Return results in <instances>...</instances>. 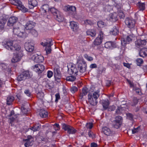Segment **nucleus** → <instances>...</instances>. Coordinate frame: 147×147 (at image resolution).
Returning a JSON list of instances; mask_svg holds the SVG:
<instances>
[{
    "label": "nucleus",
    "mask_w": 147,
    "mask_h": 147,
    "mask_svg": "<svg viewBox=\"0 0 147 147\" xmlns=\"http://www.w3.org/2000/svg\"><path fill=\"white\" fill-rule=\"evenodd\" d=\"M86 127L87 128L89 129H92L93 127L92 123H87L86 125Z\"/></svg>",
    "instance_id": "56"
},
{
    "label": "nucleus",
    "mask_w": 147,
    "mask_h": 147,
    "mask_svg": "<svg viewBox=\"0 0 147 147\" xmlns=\"http://www.w3.org/2000/svg\"><path fill=\"white\" fill-rule=\"evenodd\" d=\"M84 57L89 61H92L93 60V58L92 57L88 56L87 54L85 55Z\"/></svg>",
    "instance_id": "54"
},
{
    "label": "nucleus",
    "mask_w": 147,
    "mask_h": 147,
    "mask_svg": "<svg viewBox=\"0 0 147 147\" xmlns=\"http://www.w3.org/2000/svg\"><path fill=\"white\" fill-rule=\"evenodd\" d=\"M102 131L103 133L107 136H110L112 133L113 131L109 128L104 127L102 128Z\"/></svg>",
    "instance_id": "25"
},
{
    "label": "nucleus",
    "mask_w": 147,
    "mask_h": 147,
    "mask_svg": "<svg viewBox=\"0 0 147 147\" xmlns=\"http://www.w3.org/2000/svg\"><path fill=\"white\" fill-rule=\"evenodd\" d=\"M49 10V7L47 4H45L40 7V11L43 13H46Z\"/></svg>",
    "instance_id": "26"
},
{
    "label": "nucleus",
    "mask_w": 147,
    "mask_h": 147,
    "mask_svg": "<svg viewBox=\"0 0 147 147\" xmlns=\"http://www.w3.org/2000/svg\"><path fill=\"white\" fill-rule=\"evenodd\" d=\"M77 65L80 71L82 73L84 72L86 69V64L84 61H79L77 63Z\"/></svg>",
    "instance_id": "13"
},
{
    "label": "nucleus",
    "mask_w": 147,
    "mask_h": 147,
    "mask_svg": "<svg viewBox=\"0 0 147 147\" xmlns=\"http://www.w3.org/2000/svg\"><path fill=\"white\" fill-rule=\"evenodd\" d=\"M21 59V57L18 54L14 53L11 61L12 63H16L19 61Z\"/></svg>",
    "instance_id": "23"
},
{
    "label": "nucleus",
    "mask_w": 147,
    "mask_h": 147,
    "mask_svg": "<svg viewBox=\"0 0 147 147\" xmlns=\"http://www.w3.org/2000/svg\"><path fill=\"white\" fill-rule=\"evenodd\" d=\"M134 90H135L136 93L139 95H142V93L141 91V90L139 88L137 87H135L134 88H133Z\"/></svg>",
    "instance_id": "42"
},
{
    "label": "nucleus",
    "mask_w": 147,
    "mask_h": 147,
    "mask_svg": "<svg viewBox=\"0 0 147 147\" xmlns=\"http://www.w3.org/2000/svg\"><path fill=\"white\" fill-rule=\"evenodd\" d=\"M54 126H56L57 128H56L55 127V130H59L60 129V127L59 124L57 123H55L53 125Z\"/></svg>",
    "instance_id": "57"
},
{
    "label": "nucleus",
    "mask_w": 147,
    "mask_h": 147,
    "mask_svg": "<svg viewBox=\"0 0 147 147\" xmlns=\"http://www.w3.org/2000/svg\"><path fill=\"white\" fill-rule=\"evenodd\" d=\"M132 36L130 35L127 36L126 38H123L121 39V44L123 47H125L126 45L128 44L132 41Z\"/></svg>",
    "instance_id": "15"
},
{
    "label": "nucleus",
    "mask_w": 147,
    "mask_h": 147,
    "mask_svg": "<svg viewBox=\"0 0 147 147\" xmlns=\"http://www.w3.org/2000/svg\"><path fill=\"white\" fill-rule=\"evenodd\" d=\"M121 109V108L120 107H118L117 108L116 110V113L117 114H120L121 113L120 111V109Z\"/></svg>",
    "instance_id": "59"
},
{
    "label": "nucleus",
    "mask_w": 147,
    "mask_h": 147,
    "mask_svg": "<svg viewBox=\"0 0 147 147\" xmlns=\"http://www.w3.org/2000/svg\"><path fill=\"white\" fill-rule=\"evenodd\" d=\"M117 15L115 12L110 13L108 16L107 19L110 21L115 22L117 20Z\"/></svg>",
    "instance_id": "18"
},
{
    "label": "nucleus",
    "mask_w": 147,
    "mask_h": 147,
    "mask_svg": "<svg viewBox=\"0 0 147 147\" xmlns=\"http://www.w3.org/2000/svg\"><path fill=\"white\" fill-rule=\"evenodd\" d=\"M50 10L54 16H56V20L59 22L63 21V18L58 10L54 7H53L50 8Z\"/></svg>",
    "instance_id": "6"
},
{
    "label": "nucleus",
    "mask_w": 147,
    "mask_h": 147,
    "mask_svg": "<svg viewBox=\"0 0 147 147\" xmlns=\"http://www.w3.org/2000/svg\"><path fill=\"white\" fill-rule=\"evenodd\" d=\"M43 96V94L41 92H38L37 94V97L40 99L42 98Z\"/></svg>",
    "instance_id": "63"
},
{
    "label": "nucleus",
    "mask_w": 147,
    "mask_h": 147,
    "mask_svg": "<svg viewBox=\"0 0 147 147\" xmlns=\"http://www.w3.org/2000/svg\"><path fill=\"white\" fill-rule=\"evenodd\" d=\"M127 116L129 120L131 121L133 120L134 116L132 114L128 113L127 114Z\"/></svg>",
    "instance_id": "52"
},
{
    "label": "nucleus",
    "mask_w": 147,
    "mask_h": 147,
    "mask_svg": "<svg viewBox=\"0 0 147 147\" xmlns=\"http://www.w3.org/2000/svg\"><path fill=\"white\" fill-rule=\"evenodd\" d=\"M68 72L70 75H73L77 76L78 75V70L75 65L72 63L70 64L68 66Z\"/></svg>",
    "instance_id": "8"
},
{
    "label": "nucleus",
    "mask_w": 147,
    "mask_h": 147,
    "mask_svg": "<svg viewBox=\"0 0 147 147\" xmlns=\"http://www.w3.org/2000/svg\"><path fill=\"white\" fill-rule=\"evenodd\" d=\"M14 100V98L13 96H8L7 99V104L9 105H11Z\"/></svg>",
    "instance_id": "35"
},
{
    "label": "nucleus",
    "mask_w": 147,
    "mask_h": 147,
    "mask_svg": "<svg viewBox=\"0 0 147 147\" xmlns=\"http://www.w3.org/2000/svg\"><path fill=\"white\" fill-rule=\"evenodd\" d=\"M23 76H24L25 78L26 79H27L31 77V76L28 70H26L22 73Z\"/></svg>",
    "instance_id": "36"
},
{
    "label": "nucleus",
    "mask_w": 147,
    "mask_h": 147,
    "mask_svg": "<svg viewBox=\"0 0 147 147\" xmlns=\"http://www.w3.org/2000/svg\"><path fill=\"white\" fill-rule=\"evenodd\" d=\"M62 129L65 131H67L69 134H74L76 133L77 130L74 127L69 125L65 123L62 124Z\"/></svg>",
    "instance_id": "4"
},
{
    "label": "nucleus",
    "mask_w": 147,
    "mask_h": 147,
    "mask_svg": "<svg viewBox=\"0 0 147 147\" xmlns=\"http://www.w3.org/2000/svg\"><path fill=\"white\" fill-rule=\"evenodd\" d=\"M146 43V40L140 39L137 40L135 42L136 46L137 48H140L145 45Z\"/></svg>",
    "instance_id": "17"
},
{
    "label": "nucleus",
    "mask_w": 147,
    "mask_h": 147,
    "mask_svg": "<svg viewBox=\"0 0 147 147\" xmlns=\"http://www.w3.org/2000/svg\"><path fill=\"white\" fill-rule=\"evenodd\" d=\"M18 18L14 16L10 17L7 22V25L9 27L13 26L14 24L16 22Z\"/></svg>",
    "instance_id": "19"
},
{
    "label": "nucleus",
    "mask_w": 147,
    "mask_h": 147,
    "mask_svg": "<svg viewBox=\"0 0 147 147\" xmlns=\"http://www.w3.org/2000/svg\"><path fill=\"white\" fill-rule=\"evenodd\" d=\"M70 27L73 31L76 30L78 28L77 23L74 21H72L70 22Z\"/></svg>",
    "instance_id": "24"
},
{
    "label": "nucleus",
    "mask_w": 147,
    "mask_h": 147,
    "mask_svg": "<svg viewBox=\"0 0 147 147\" xmlns=\"http://www.w3.org/2000/svg\"><path fill=\"white\" fill-rule=\"evenodd\" d=\"M104 36V33L102 31H100L98 36L95 39L93 42V44L95 46H98L102 43Z\"/></svg>",
    "instance_id": "10"
},
{
    "label": "nucleus",
    "mask_w": 147,
    "mask_h": 147,
    "mask_svg": "<svg viewBox=\"0 0 147 147\" xmlns=\"http://www.w3.org/2000/svg\"><path fill=\"white\" fill-rule=\"evenodd\" d=\"M26 142L24 144V146L26 147H28L29 146H31L33 144V143L31 144V142L29 141H25Z\"/></svg>",
    "instance_id": "55"
},
{
    "label": "nucleus",
    "mask_w": 147,
    "mask_h": 147,
    "mask_svg": "<svg viewBox=\"0 0 147 147\" xmlns=\"http://www.w3.org/2000/svg\"><path fill=\"white\" fill-rule=\"evenodd\" d=\"M53 72L50 70H49L47 71V77L49 78H51L53 76Z\"/></svg>",
    "instance_id": "53"
},
{
    "label": "nucleus",
    "mask_w": 147,
    "mask_h": 147,
    "mask_svg": "<svg viewBox=\"0 0 147 147\" xmlns=\"http://www.w3.org/2000/svg\"><path fill=\"white\" fill-rule=\"evenodd\" d=\"M106 68L102 66H99L98 67L97 70V72L98 74H102L103 71H105L106 70Z\"/></svg>",
    "instance_id": "38"
},
{
    "label": "nucleus",
    "mask_w": 147,
    "mask_h": 147,
    "mask_svg": "<svg viewBox=\"0 0 147 147\" xmlns=\"http://www.w3.org/2000/svg\"><path fill=\"white\" fill-rule=\"evenodd\" d=\"M25 48L26 50L29 52H31L34 50V46L31 45L30 43H26L25 45Z\"/></svg>",
    "instance_id": "21"
},
{
    "label": "nucleus",
    "mask_w": 147,
    "mask_h": 147,
    "mask_svg": "<svg viewBox=\"0 0 147 147\" xmlns=\"http://www.w3.org/2000/svg\"><path fill=\"white\" fill-rule=\"evenodd\" d=\"M28 6L30 9H32L37 5V2L36 0H28Z\"/></svg>",
    "instance_id": "22"
},
{
    "label": "nucleus",
    "mask_w": 147,
    "mask_h": 147,
    "mask_svg": "<svg viewBox=\"0 0 147 147\" xmlns=\"http://www.w3.org/2000/svg\"><path fill=\"white\" fill-rule=\"evenodd\" d=\"M40 142H39V143H42L44 144L46 143V139L45 138H40Z\"/></svg>",
    "instance_id": "62"
},
{
    "label": "nucleus",
    "mask_w": 147,
    "mask_h": 147,
    "mask_svg": "<svg viewBox=\"0 0 147 147\" xmlns=\"http://www.w3.org/2000/svg\"><path fill=\"white\" fill-rule=\"evenodd\" d=\"M44 60V57L41 55H37L34 57V61L38 63H42Z\"/></svg>",
    "instance_id": "31"
},
{
    "label": "nucleus",
    "mask_w": 147,
    "mask_h": 147,
    "mask_svg": "<svg viewBox=\"0 0 147 147\" xmlns=\"http://www.w3.org/2000/svg\"><path fill=\"white\" fill-rule=\"evenodd\" d=\"M12 4L16 5L18 9L22 11V12L25 13L28 11V9L26 8L20 0H10Z\"/></svg>",
    "instance_id": "5"
},
{
    "label": "nucleus",
    "mask_w": 147,
    "mask_h": 147,
    "mask_svg": "<svg viewBox=\"0 0 147 147\" xmlns=\"http://www.w3.org/2000/svg\"><path fill=\"white\" fill-rule=\"evenodd\" d=\"M41 125L39 124L34 125L30 128V129L34 131H38L40 129Z\"/></svg>",
    "instance_id": "37"
},
{
    "label": "nucleus",
    "mask_w": 147,
    "mask_h": 147,
    "mask_svg": "<svg viewBox=\"0 0 147 147\" xmlns=\"http://www.w3.org/2000/svg\"><path fill=\"white\" fill-rule=\"evenodd\" d=\"M90 67L91 68L93 69L97 68V66L96 63H92L90 65Z\"/></svg>",
    "instance_id": "64"
},
{
    "label": "nucleus",
    "mask_w": 147,
    "mask_h": 147,
    "mask_svg": "<svg viewBox=\"0 0 147 147\" xmlns=\"http://www.w3.org/2000/svg\"><path fill=\"white\" fill-rule=\"evenodd\" d=\"M122 118L120 116H116L112 122V126L115 128L118 129L121 127L122 122Z\"/></svg>",
    "instance_id": "7"
},
{
    "label": "nucleus",
    "mask_w": 147,
    "mask_h": 147,
    "mask_svg": "<svg viewBox=\"0 0 147 147\" xmlns=\"http://www.w3.org/2000/svg\"><path fill=\"white\" fill-rule=\"evenodd\" d=\"M119 33L118 28L115 26H113L110 31V33L111 34L116 36Z\"/></svg>",
    "instance_id": "29"
},
{
    "label": "nucleus",
    "mask_w": 147,
    "mask_h": 147,
    "mask_svg": "<svg viewBox=\"0 0 147 147\" xmlns=\"http://www.w3.org/2000/svg\"><path fill=\"white\" fill-rule=\"evenodd\" d=\"M102 104L103 108L105 110H106L109 107V102L107 99L105 100H102Z\"/></svg>",
    "instance_id": "34"
},
{
    "label": "nucleus",
    "mask_w": 147,
    "mask_h": 147,
    "mask_svg": "<svg viewBox=\"0 0 147 147\" xmlns=\"http://www.w3.org/2000/svg\"><path fill=\"white\" fill-rule=\"evenodd\" d=\"M3 45L7 49L12 51H18L20 49L21 47L17 44L13 45V41H8L3 43Z\"/></svg>",
    "instance_id": "3"
},
{
    "label": "nucleus",
    "mask_w": 147,
    "mask_h": 147,
    "mask_svg": "<svg viewBox=\"0 0 147 147\" xmlns=\"http://www.w3.org/2000/svg\"><path fill=\"white\" fill-rule=\"evenodd\" d=\"M97 25L99 27L102 28L104 27L105 23L101 21H100L97 22Z\"/></svg>",
    "instance_id": "48"
},
{
    "label": "nucleus",
    "mask_w": 147,
    "mask_h": 147,
    "mask_svg": "<svg viewBox=\"0 0 147 147\" xmlns=\"http://www.w3.org/2000/svg\"><path fill=\"white\" fill-rule=\"evenodd\" d=\"M24 93L28 96H31V93L29 90H25L24 91Z\"/></svg>",
    "instance_id": "60"
},
{
    "label": "nucleus",
    "mask_w": 147,
    "mask_h": 147,
    "mask_svg": "<svg viewBox=\"0 0 147 147\" xmlns=\"http://www.w3.org/2000/svg\"><path fill=\"white\" fill-rule=\"evenodd\" d=\"M140 55L142 57H144L147 56V48H143L141 49L139 52Z\"/></svg>",
    "instance_id": "30"
},
{
    "label": "nucleus",
    "mask_w": 147,
    "mask_h": 147,
    "mask_svg": "<svg viewBox=\"0 0 147 147\" xmlns=\"http://www.w3.org/2000/svg\"><path fill=\"white\" fill-rule=\"evenodd\" d=\"M100 96L99 89L94 91L92 93H89L88 95V101L89 103L92 106L96 105L98 102V99Z\"/></svg>",
    "instance_id": "1"
},
{
    "label": "nucleus",
    "mask_w": 147,
    "mask_h": 147,
    "mask_svg": "<svg viewBox=\"0 0 147 147\" xmlns=\"http://www.w3.org/2000/svg\"><path fill=\"white\" fill-rule=\"evenodd\" d=\"M52 40L51 39H49L46 42L44 43L42 42L41 43V45L44 47H45V50L47 54H48L51 53V46L53 45L51 43Z\"/></svg>",
    "instance_id": "9"
},
{
    "label": "nucleus",
    "mask_w": 147,
    "mask_h": 147,
    "mask_svg": "<svg viewBox=\"0 0 147 147\" xmlns=\"http://www.w3.org/2000/svg\"><path fill=\"white\" fill-rule=\"evenodd\" d=\"M48 113L46 111L43 109H41L40 110L39 115L42 118H46L48 117Z\"/></svg>",
    "instance_id": "32"
},
{
    "label": "nucleus",
    "mask_w": 147,
    "mask_h": 147,
    "mask_svg": "<svg viewBox=\"0 0 147 147\" xmlns=\"http://www.w3.org/2000/svg\"><path fill=\"white\" fill-rule=\"evenodd\" d=\"M30 33L34 37H36L38 35V33L37 31L34 29L30 30Z\"/></svg>",
    "instance_id": "49"
},
{
    "label": "nucleus",
    "mask_w": 147,
    "mask_h": 147,
    "mask_svg": "<svg viewBox=\"0 0 147 147\" xmlns=\"http://www.w3.org/2000/svg\"><path fill=\"white\" fill-rule=\"evenodd\" d=\"M84 23L86 25H92L93 24V21L89 20H86L84 21Z\"/></svg>",
    "instance_id": "47"
},
{
    "label": "nucleus",
    "mask_w": 147,
    "mask_h": 147,
    "mask_svg": "<svg viewBox=\"0 0 147 147\" xmlns=\"http://www.w3.org/2000/svg\"><path fill=\"white\" fill-rule=\"evenodd\" d=\"M78 90V88L76 86H73L70 88V90L72 93H74L77 91Z\"/></svg>",
    "instance_id": "51"
},
{
    "label": "nucleus",
    "mask_w": 147,
    "mask_h": 147,
    "mask_svg": "<svg viewBox=\"0 0 147 147\" xmlns=\"http://www.w3.org/2000/svg\"><path fill=\"white\" fill-rule=\"evenodd\" d=\"M88 91V89L86 87L83 88L82 89V92L80 93L79 98L80 99H82L83 96L87 95Z\"/></svg>",
    "instance_id": "27"
},
{
    "label": "nucleus",
    "mask_w": 147,
    "mask_h": 147,
    "mask_svg": "<svg viewBox=\"0 0 147 147\" xmlns=\"http://www.w3.org/2000/svg\"><path fill=\"white\" fill-rule=\"evenodd\" d=\"M88 133L89 136L90 138H91L92 139L95 138V135L93 132L91 131L90 130H88Z\"/></svg>",
    "instance_id": "46"
},
{
    "label": "nucleus",
    "mask_w": 147,
    "mask_h": 147,
    "mask_svg": "<svg viewBox=\"0 0 147 147\" xmlns=\"http://www.w3.org/2000/svg\"><path fill=\"white\" fill-rule=\"evenodd\" d=\"M45 67L43 65L38 64L35 65L34 70L38 74L42 73L45 69Z\"/></svg>",
    "instance_id": "16"
},
{
    "label": "nucleus",
    "mask_w": 147,
    "mask_h": 147,
    "mask_svg": "<svg viewBox=\"0 0 147 147\" xmlns=\"http://www.w3.org/2000/svg\"><path fill=\"white\" fill-rule=\"evenodd\" d=\"M114 43L110 41L107 42L104 44L105 47L107 48H110L112 47H113Z\"/></svg>",
    "instance_id": "39"
},
{
    "label": "nucleus",
    "mask_w": 147,
    "mask_h": 147,
    "mask_svg": "<svg viewBox=\"0 0 147 147\" xmlns=\"http://www.w3.org/2000/svg\"><path fill=\"white\" fill-rule=\"evenodd\" d=\"M76 76H71L66 77V80L67 81L73 82L76 80Z\"/></svg>",
    "instance_id": "40"
},
{
    "label": "nucleus",
    "mask_w": 147,
    "mask_h": 147,
    "mask_svg": "<svg viewBox=\"0 0 147 147\" xmlns=\"http://www.w3.org/2000/svg\"><path fill=\"white\" fill-rule=\"evenodd\" d=\"M108 110L109 111H113L115 109V107L114 105L110 106L109 107H108Z\"/></svg>",
    "instance_id": "58"
},
{
    "label": "nucleus",
    "mask_w": 147,
    "mask_h": 147,
    "mask_svg": "<svg viewBox=\"0 0 147 147\" xmlns=\"http://www.w3.org/2000/svg\"><path fill=\"white\" fill-rule=\"evenodd\" d=\"M145 4L144 3L140 2L139 3L138 6L139 10L143 11L145 9Z\"/></svg>",
    "instance_id": "41"
},
{
    "label": "nucleus",
    "mask_w": 147,
    "mask_h": 147,
    "mask_svg": "<svg viewBox=\"0 0 147 147\" xmlns=\"http://www.w3.org/2000/svg\"><path fill=\"white\" fill-rule=\"evenodd\" d=\"M7 21L6 19L4 17H2L0 20V30H2L4 29Z\"/></svg>",
    "instance_id": "28"
},
{
    "label": "nucleus",
    "mask_w": 147,
    "mask_h": 147,
    "mask_svg": "<svg viewBox=\"0 0 147 147\" xmlns=\"http://www.w3.org/2000/svg\"><path fill=\"white\" fill-rule=\"evenodd\" d=\"M87 35L92 37L95 36L96 34V31L94 30L89 29L87 30L86 32Z\"/></svg>",
    "instance_id": "33"
},
{
    "label": "nucleus",
    "mask_w": 147,
    "mask_h": 147,
    "mask_svg": "<svg viewBox=\"0 0 147 147\" xmlns=\"http://www.w3.org/2000/svg\"><path fill=\"white\" fill-rule=\"evenodd\" d=\"M54 76L55 81L58 82L61 81L60 79L61 77L59 68L58 67H54L53 69Z\"/></svg>",
    "instance_id": "11"
},
{
    "label": "nucleus",
    "mask_w": 147,
    "mask_h": 147,
    "mask_svg": "<svg viewBox=\"0 0 147 147\" xmlns=\"http://www.w3.org/2000/svg\"><path fill=\"white\" fill-rule=\"evenodd\" d=\"M25 79H26L22 73L20 75L18 76L17 78V80L18 81H21Z\"/></svg>",
    "instance_id": "44"
},
{
    "label": "nucleus",
    "mask_w": 147,
    "mask_h": 147,
    "mask_svg": "<svg viewBox=\"0 0 147 147\" xmlns=\"http://www.w3.org/2000/svg\"><path fill=\"white\" fill-rule=\"evenodd\" d=\"M136 62L137 65L138 66H141V65L143 63V61L142 59L141 58H137L136 59Z\"/></svg>",
    "instance_id": "45"
},
{
    "label": "nucleus",
    "mask_w": 147,
    "mask_h": 147,
    "mask_svg": "<svg viewBox=\"0 0 147 147\" xmlns=\"http://www.w3.org/2000/svg\"><path fill=\"white\" fill-rule=\"evenodd\" d=\"M125 22L127 27L131 29L134 28L136 22L135 20L128 18L125 19Z\"/></svg>",
    "instance_id": "14"
},
{
    "label": "nucleus",
    "mask_w": 147,
    "mask_h": 147,
    "mask_svg": "<svg viewBox=\"0 0 147 147\" xmlns=\"http://www.w3.org/2000/svg\"><path fill=\"white\" fill-rule=\"evenodd\" d=\"M21 27L20 23L16 24L13 27V33L19 37L25 38L27 36V34L24 30L21 28Z\"/></svg>",
    "instance_id": "2"
},
{
    "label": "nucleus",
    "mask_w": 147,
    "mask_h": 147,
    "mask_svg": "<svg viewBox=\"0 0 147 147\" xmlns=\"http://www.w3.org/2000/svg\"><path fill=\"white\" fill-rule=\"evenodd\" d=\"M63 9L65 11H70V15L73 16H76V8L75 7L67 5L63 7Z\"/></svg>",
    "instance_id": "12"
},
{
    "label": "nucleus",
    "mask_w": 147,
    "mask_h": 147,
    "mask_svg": "<svg viewBox=\"0 0 147 147\" xmlns=\"http://www.w3.org/2000/svg\"><path fill=\"white\" fill-rule=\"evenodd\" d=\"M138 99L137 97H134L133 98L131 105L132 106H135L138 104Z\"/></svg>",
    "instance_id": "43"
},
{
    "label": "nucleus",
    "mask_w": 147,
    "mask_h": 147,
    "mask_svg": "<svg viewBox=\"0 0 147 147\" xmlns=\"http://www.w3.org/2000/svg\"><path fill=\"white\" fill-rule=\"evenodd\" d=\"M55 102L58 101V100L60 99V96L59 93H57L55 95Z\"/></svg>",
    "instance_id": "61"
},
{
    "label": "nucleus",
    "mask_w": 147,
    "mask_h": 147,
    "mask_svg": "<svg viewBox=\"0 0 147 147\" xmlns=\"http://www.w3.org/2000/svg\"><path fill=\"white\" fill-rule=\"evenodd\" d=\"M21 110L22 111L21 114L22 115H26L28 113L27 110L24 107L21 108Z\"/></svg>",
    "instance_id": "50"
},
{
    "label": "nucleus",
    "mask_w": 147,
    "mask_h": 147,
    "mask_svg": "<svg viewBox=\"0 0 147 147\" xmlns=\"http://www.w3.org/2000/svg\"><path fill=\"white\" fill-rule=\"evenodd\" d=\"M35 24V23L31 21H28L25 25V28L28 30H30L34 28Z\"/></svg>",
    "instance_id": "20"
}]
</instances>
